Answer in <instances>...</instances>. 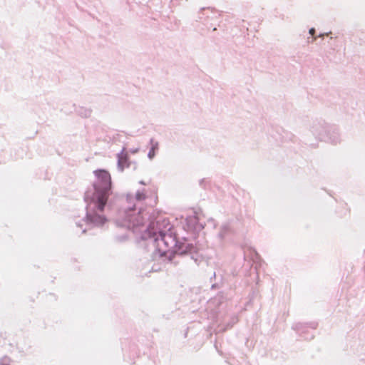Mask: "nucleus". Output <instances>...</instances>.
Listing matches in <instances>:
<instances>
[{"label": "nucleus", "mask_w": 365, "mask_h": 365, "mask_svg": "<svg viewBox=\"0 0 365 365\" xmlns=\"http://www.w3.org/2000/svg\"><path fill=\"white\" fill-rule=\"evenodd\" d=\"M316 39H317V37H316V36L313 37V38H312V41H315Z\"/></svg>", "instance_id": "6e6552de"}, {"label": "nucleus", "mask_w": 365, "mask_h": 365, "mask_svg": "<svg viewBox=\"0 0 365 365\" xmlns=\"http://www.w3.org/2000/svg\"><path fill=\"white\" fill-rule=\"evenodd\" d=\"M136 200L138 201L144 200L147 198L144 192H138L135 195Z\"/></svg>", "instance_id": "20e7f679"}, {"label": "nucleus", "mask_w": 365, "mask_h": 365, "mask_svg": "<svg viewBox=\"0 0 365 365\" xmlns=\"http://www.w3.org/2000/svg\"><path fill=\"white\" fill-rule=\"evenodd\" d=\"M153 203H154V205H156V204H157V201H158V197H157V195H153Z\"/></svg>", "instance_id": "423d86ee"}, {"label": "nucleus", "mask_w": 365, "mask_h": 365, "mask_svg": "<svg viewBox=\"0 0 365 365\" xmlns=\"http://www.w3.org/2000/svg\"><path fill=\"white\" fill-rule=\"evenodd\" d=\"M309 34L312 35V36H314V34H315V29L314 28H312L309 29Z\"/></svg>", "instance_id": "39448f33"}, {"label": "nucleus", "mask_w": 365, "mask_h": 365, "mask_svg": "<svg viewBox=\"0 0 365 365\" xmlns=\"http://www.w3.org/2000/svg\"><path fill=\"white\" fill-rule=\"evenodd\" d=\"M98 182L95 184V192L92 197L88 193L86 199L90 200L88 204L87 218L96 225H102L106 221V217L101 215L108 199V191L111 187V178L109 173L105 170H98L94 172Z\"/></svg>", "instance_id": "f257e3e1"}, {"label": "nucleus", "mask_w": 365, "mask_h": 365, "mask_svg": "<svg viewBox=\"0 0 365 365\" xmlns=\"http://www.w3.org/2000/svg\"><path fill=\"white\" fill-rule=\"evenodd\" d=\"M170 237V236L167 235L165 233H160V236L157 237L156 241L158 242V245L160 246L161 243H164L165 245H168V242H166L167 237Z\"/></svg>", "instance_id": "f03ea898"}, {"label": "nucleus", "mask_w": 365, "mask_h": 365, "mask_svg": "<svg viewBox=\"0 0 365 365\" xmlns=\"http://www.w3.org/2000/svg\"><path fill=\"white\" fill-rule=\"evenodd\" d=\"M149 157L151 158L153 155V149L152 150V151H150L149 154H148Z\"/></svg>", "instance_id": "0eeeda50"}, {"label": "nucleus", "mask_w": 365, "mask_h": 365, "mask_svg": "<svg viewBox=\"0 0 365 365\" xmlns=\"http://www.w3.org/2000/svg\"><path fill=\"white\" fill-rule=\"evenodd\" d=\"M324 36V34H322V35H319V37H322V36Z\"/></svg>", "instance_id": "1a4fd4ad"}, {"label": "nucleus", "mask_w": 365, "mask_h": 365, "mask_svg": "<svg viewBox=\"0 0 365 365\" xmlns=\"http://www.w3.org/2000/svg\"><path fill=\"white\" fill-rule=\"evenodd\" d=\"M127 162V153L124 151H122L121 153L118 156V164L120 166H124Z\"/></svg>", "instance_id": "7ed1b4c3"}]
</instances>
